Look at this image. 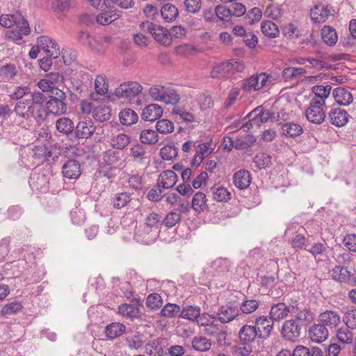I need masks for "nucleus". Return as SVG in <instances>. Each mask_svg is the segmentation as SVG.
Wrapping results in <instances>:
<instances>
[{
	"instance_id": "obj_50",
	"label": "nucleus",
	"mask_w": 356,
	"mask_h": 356,
	"mask_svg": "<svg viewBox=\"0 0 356 356\" xmlns=\"http://www.w3.org/2000/svg\"><path fill=\"white\" fill-rule=\"evenodd\" d=\"M198 51L197 49L191 44L184 43L177 46L175 49V53L183 57H189L193 56Z\"/></svg>"
},
{
	"instance_id": "obj_49",
	"label": "nucleus",
	"mask_w": 356,
	"mask_h": 356,
	"mask_svg": "<svg viewBox=\"0 0 356 356\" xmlns=\"http://www.w3.org/2000/svg\"><path fill=\"white\" fill-rule=\"evenodd\" d=\"M57 130L63 134H68L74 129V124L72 121L67 118H61L56 122Z\"/></svg>"
},
{
	"instance_id": "obj_47",
	"label": "nucleus",
	"mask_w": 356,
	"mask_h": 356,
	"mask_svg": "<svg viewBox=\"0 0 356 356\" xmlns=\"http://www.w3.org/2000/svg\"><path fill=\"white\" fill-rule=\"evenodd\" d=\"M192 207L198 212L203 211L207 207V198L204 193L197 192L192 200Z\"/></svg>"
},
{
	"instance_id": "obj_41",
	"label": "nucleus",
	"mask_w": 356,
	"mask_h": 356,
	"mask_svg": "<svg viewBox=\"0 0 356 356\" xmlns=\"http://www.w3.org/2000/svg\"><path fill=\"white\" fill-rule=\"evenodd\" d=\"M92 116L97 121L101 122L107 121L111 116V109L105 105L97 106L92 111Z\"/></svg>"
},
{
	"instance_id": "obj_12",
	"label": "nucleus",
	"mask_w": 356,
	"mask_h": 356,
	"mask_svg": "<svg viewBox=\"0 0 356 356\" xmlns=\"http://www.w3.org/2000/svg\"><path fill=\"white\" fill-rule=\"evenodd\" d=\"M319 321L328 330H334L341 323V316L336 311L326 310L319 315Z\"/></svg>"
},
{
	"instance_id": "obj_6",
	"label": "nucleus",
	"mask_w": 356,
	"mask_h": 356,
	"mask_svg": "<svg viewBox=\"0 0 356 356\" xmlns=\"http://www.w3.org/2000/svg\"><path fill=\"white\" fill-rule=\"evenodd\" d=\"M140 28L143 31H149L154 40L160 44L168 47L171 44L172 40L170 32L168 29L160 26L154 25L150 22H145L140 24Z\"/></svg>"
},
{
	"instance_id": "obj_5",
	"label": "nucleus",
	"mask_w": 356,
	"mask_h": 356,
	"mask_svg": "<svg viewBox=\"0 0 356 356\" xmlns=\"http://www.w3.org/2000/svg\"><path fill=\"white\" fill-rule=\"evenodd\" d=\"M325 106V102L324 101L312 98L305 112L306 118L314 124H320L323 123L326 116L323 110Z\"/></svg>"
},
{
	"instance_id": "obj_57",
	"label": "nucleus",
	"mask_w": 356,
	"mask_h": 356,
	"mask_svg": "<svg viewBox=\"0 0 356 356\" xmlns=\"http://www.w3.org/2000/svg\"><path fill=\"white\" fill-rule=\"evenodd\" d=\"M17 71L14 65H5L0 67V79L2 81H7L13 79L16 75Z\"/></svg>"
},
{
	"instance_id": "obj_33",
	"label": "nucleus",
	"mask_w": 356,
	"mask_h": 356,
	"mask_svg": "<svg viewBox=\"0 0 356 356\" xmlns=\"http://www.w3.org/2000/svg\"><path fill=\"white\" fill-rule=\"evenodd\" d=\"M119 118L123 125L131 126L138 122V116L134 110L124 108L120 112Z\"/></svg>"
},
{
	"instance_id": "obj_39",
	"label": "nucleus",
	"mask_w": 356,
	"mask_h": 356,
	"mask_svg": "<svg viewBox=\"0 0 356 356\" xmlns=\"http://www.w3.org/2000/svg\"><path fill=\"white\" fill-rule=\"evenodd\" d=\"M131 195L128 193H118L114 195L112 199L113 206L116 209H120L131 201Z\"/></svg>"
},
{
	"instance_id": "obj_54",
	"label": "nucleus",
	"mask_w": 356,
	"mask_h": 356,
	"mask_svg": "<svg viewBox=\"0 0 356 356\" xmlns=\"http://www.w3.org/2000/svg\"><path fill=\"white\" fill-rule=\"evenodd\" d=\"M22 309V305L19 301H13L3 307L0 314L3 316H8L16 314Z\"/></svg>"
},
{
	"instance_id": "obj_14",
	"label": "nucleus",
	"mask_w": 356,
	"mask_h": 356,
	"mask_svg": "<svg viewBox=\"0 0 356 356\" xmlns=\"http://www.w3.org/2000/svg\"><path fill=\"white\" fill-rule=\"evenodd\" d=\"M239 313L236 306L226 305L220 306L216 312V317L221 323L232 321Z\"/></svg>"
},
{
	"instance_id": "obj_16",
	"label": "nucleus",
	"mask_w": 356,
	"mask_h": 356,
	"mask_svg": "<svg viewBox=\"0 0 356 356\" xmlns=\"http://www.w3.org/2000/svg\"><path fill=\"white\" fill-rule=\"evenodd\" d=\"M67 110V106L65 103L60 101V99H54L51 97L47 101L44 109L45 117L48 114H51L55 116L61 115L65 113Z\"/></svg>"
},
{
	"instance_id": "obj_29",
	"label": "nucleus",
	"mask_w": 356,
	"mask_h": 356,
	"mask_svg": "<svg viewBox=\"0 0 356 356\" xmlns=\"http://www.w3.org/2000/svg\"><path fill=\"white\" fill-rule=\"evenodd\" d=\"M76 136L79 138H88L95 131V127L90 120L82 121L76 127Z\"/></svg>"
},
{
	"instance_id": "obj_2",
	"label": "nucleus",
	"mask_w": 356,
	"mask_h": 356,
	"mask_svg": "<svg viewBox=\"0 0 356 356\" xmlns=\"http://www.w3.org/2000/svg\"><path fill=\"white\" fill-rule=\"evenodd\" d=\"M149 95L153 100L166 104H175L179 100V96L174 89L161 85L152 86L149 89Z\"/></svg>"
},
{
	"instance_id": "obj_40",
	"label": "nucleus",
	"mask_w": 356,
	"mask_h": 356,
	"mask_svg": "<svg viewBox=\"0 0 356 356\" xmlns=\"http://www.w3.org/2000/svg\"><path fill=\"white\" fill-rule=\"evenodd\" d=\"M111 42L110 36L93 38L89 42V47L97 52L102 53L105 51L106 44Z\"/></svg>"
},
{
	"instance_id": "obj_45",
	"label": "nucleus",
	"mask_w": 356,
	"mask_h": 356,
	"mask_svg": "<svg viewBox=\"0 0 356 356\" xmlns=\"http://www.w3.org/2000/svg\"><path fill=\"white\" fill-rule=\"evenodd\" d=\"M261 30L264 35L268 38H275L279 34L277 26L271 21H264L261 24Z\"/></svg>"
},
{
	"instance_id": "obj_42",
	"label": "nucleus",
	"mask_w": 356,
	"mask_h": 356,
	"mask_svg": "<svg viewBox=\"0 0 356 356\" xmlns=\"http://www.w3.org/2000/svg\"><path fill=\"white\" fill-rule=\"evenodd\" d=\"M211 191L213 199L218 202H227L230 199V193L223 186L214 185L211 188Z\"/></svg>"
},
{
	"instance_id": "obj_10",
	"label": "nucleus",
	"mask_w": 356,
	"mask_h": 356,
	"mask_svg": "<svg viewBox=\"0 0 356 356\" xmlns=\"http://www.w3.org/2000/svg\"><path fill=\"white\" fill-rule=\"evenodd\" d=\"M38 44L40 47V49L49 57L56 59L60 54L58 44L56 41L48 36H40L38 38Z\"/></svg>"
},
{
	"instance_id": "obj_64",
	"label": "nucleus",
	"mask_w": 356,
	"mask_h": 356,
	"mask_svg": "<svg viewBox=\"0 0 356 356\" xmlns=\"http://www.w3.org/2000/svg\"><path fill=\"white\" fill-rule=\"evenodd\" d=\"M342 243L348 251L356 253V234H346L342 240Z\"/></svg>"
},
{
	"instance_id": "obj_34",
	"label": "nucleus",
	"mask_w": 356,
	"mask_h": 356,
	"mask_svg": "<svg viewBox=\"0 0 356 356\" xmlns=\"http://www.w3.org/2000/svg\"><path fill=\"white\" fill-rule=\"evenodd\" d=\"M146 147L141 144H136L130 149V156L134 161L145 163L147 159Z\"/></svg>"
},
{
	"instance_id": "obj_28",
	"label": "nucleus",
	"mask_w": 356,
	"mask_h": 356,
	"mask_svg": "<svg viewBox=\"0 0 356 356\" xmlns=\"http://www.w3.org/2000/svg\"><path fill=\"white\" fill-rule=\"evenodd\" d=\"M233 182L238 189L247 188L251 183L250 173L245 170L236 172L233 176Z\"/></svg>"
},
{
	"instance_id": "obj_56",
	"label": "nucleus",
	"mask_w": 356,
	"mask_h": 356,
	"mask_svg": "<svg viewBox=\"0 0 356 356\" xmlns=\"http://www.w3.org/2000/svg\"><path fill=\"white\" fill-rule=\"evenodd\" d=\"M253 162L259 169H265L271 164V156L265 153H260L254 157Z\"/></svg>"
},
{
	"instance_id": "obj_38",
	"label": "nucleus",
	"mask_w": 356,
	"mask_h": 356,
	"mask_svg": "<svg viewBox=\"0 0 356 356\" xmlns=\"http://www.w3.org/2000/svg\"><path fill=\"white\" fill-rule=\"evenodd\" d=\"M125 326L120 323H111L105 327V334L108 339L121 336L125 331Z\"/></svg>"
},
{
	"instance_id": "obj_9",
	"label": "nucleus",
	"mask_w": 356,
	"mask_h": 356,
	"mask_svg": "<svg viewBox=\"0 0 356 356\" xmlns=\"http://www.w3.org/2000/svg\"><path fill=\"white\" fill-rule=\"evenodd\" d=\"M64 81V76L58 72L47 74L38 83V86L43 92H49L58 88Z\"/></svg>"
},
{
	"instance_id": "obj_26",
	"label": "nucleus",
	"mask_w": 356,
	"mask_h": 356,
	"mask_svg": "<svg viewBox=\"0 0 356 356\" xmlns=\"http://www.w3.org/2000/svg\"><path fill=\"white\" fill-rule=\"evenodd\" d=\"M311 340L316 343L324 341L328 337V329L322 324L313 325L309 332Z\"/></svg>"
},
{
	"instance_id": "obj_30",
	"label": "nucleus",
	"mask_w": 356,
	"mask_h": 356,
	"mask_svg": "<svg viewBox=\"0 0 356 356\" xmlns=\"http://www.w3.org/2000/svg\"><path fill=\"white\" fill-rule=\"evenodd\" d=\"M290 312V307L283 302L275 304L271 307L270 315L273 321H280L286 318Z\"/></svg>"
},
{
	"instance_id": "obj_48",
	"label": "nucleus",
	"mask_w": 356,
	"mask_h": 356,
	"mask_svg": "<svg viewBox=\"0 0 356 356\" xmlns=\"http://www.w3.org/2000/svg\"><path fill=\"white\" fill-rule=\"evenodd\" d=\"M120 314L127 318H136L139 315V309L130 304H122L118 307Z\"/></svg>"
},
{
	"instance_id": "obj_21",
	"label": "nucleus",
	"mask_w": 356,
	"mask_h": 356,
	"mask_svg": "<svg viewBox=\"0 0 356 356\" xmlns=\"http://www.w3.org/2000/svg\"><path fill=\"white\" fill-rule=\"evenodd\" d=\"M257 327L254 325H245L242 326L238 332L240 341L246 345L252 343L257 337H260Z\"/></svg>"
},
{
	"instance_id": "obj_1",
	"label": "nucleus",
	"mask_w": 356,
	"mask_h": 356,
	"mask_svg": "<svg viewBox=\"0 0 356 356\" xmlns=\"http://www.w3.org/2000/svg\"><path fill=\"white\" fill-rule=\"evenodd\" d=\"M0 25L9 29L7 38L12 41L18 42L22 39V15L19 11L0 16Z\"/></svg>"
},
{
	"instance_id": "obj_24",
	"label": "nucleus",
	"mask_w": 356,
	"mask_h": 356,
	"mask_svg": "<svg viewBox=\"0 0 356 356\" xmlns=\"http://www.w3.org/2000/svg\"><path fill=\"white\" fill-rule=\"evenodd\" d=\"M270 318L266 316H259L256 319L257 331L258 334H261L260 338H266L268 337L273 329V323Z\"/></svg>"
},
{
	"instance_id": "obj_60",
	"label": "nucleus",
	"mask_w": 356,
	"mask_h": 356,
	"mask_svg": "<svg viewBox=\"0 0 356 356\" xmlns=\"http://www.w3.org/2000/svg\"><path fill=\"white\" fill-rule=\"evenodd\" d=\"M163 305V299L160 294L153 293L149 294L146 300V305L151 309L160 308Z\"/></svg>"
},
{
	"instance_id": "obj_52",
	"label": "nucleus",
	"mask_w": 356,
	"mask_h": 356,
	"mask_svg": "<svg viewBox=\"0 0 356 356\" xmlns=\"http://www.w3.org/2000/svg\"><path fill=\"white\" fill-rule=\"evenodd\" d=\"M172 114L175 116L177 120H181L186 122H192L195 119L194 115L191 113L179 106L173 108Z\"/></svg>"
},
{
	"instance_id": "obj_35",
	"label": "nucleus",
	"mask_w": 356,
	"mask_h": 356,
	"mask_svg": "<svg viewBox=\"0 0 356 356\" xmlns=\"http://www.w3.org/2000/svg\"><path fill=\"white\" fill-rule=\"evenodd\" d=\"M201 312L200 307L196 305H188L180 310V317L189 321H197Z\"/></svg>"
},
{
	"instance_id": "obj_18",
	"label": "nucleus",
	"mask_w": 356,
	"mask_h": 356,
	"mask_svg": "<svg viewBox=\"0 0 356 356\" xmlns=\"http://www.w3.org/2000/svg\"><path fill=\"white\" fill-rule=\"evenodd\" d=\"M332 15L331 9L323 4L316 6L310 11L311 19L316 23L325 22Z\"/></svg>"
},
{
	"instance_id": "obj_53",
	"label": "nucleus",
	"mask_w": 356,
	"mask_h": 356,
	"mask_svg": "<svg viewBox=\"0 0 356 356\" xmlns=\"http://www.w3.org/2000/svg\"><path fill=\"white\" fill-rule=\"evenodd\" d=\"M192 346L195 350L203 352L209 350L211 343L206 337L198 336L193 339Z\"/></svg>"
},
{
	"instance_id": "obj_7",
	"label": "nucleus",
	"mask_w": 356,
	"mask_h": 356,
	"mask_svg": "<svg viewBox=\"0 0 356 356\" xmlns=\"http://www.w3.org/2000/svg\"><path fill=\"white\" fill-rule=\"evenodd\" d=\"M251 127H259L261 124L273 122L275 119V113L262 106H258L246 116Z\"/></svg>"
},
{
	"instance_id": "obj_46",
	"label": "nucleus",
	"mask_w": 356,
	"mask_h": 356,
	"mask_svg": "<svg viewBox=\"0 0 356 356\" xmlns=\"http://www.w3.org/2000/svg\"><path fill=\"white\" fill-rule=\"evenodd\" d=\"M282 131L284 135L290 137L300 136L302 133V127L296 123L288 122L282 127Z\"/></svg>"
},
{
	"instance_id": "obj_36",
	"label": "nucleus",
	"mask_w": 356,
	"mask_h": 356,
	"mask_svg": "<svg viewBox=\"0 0 356 356\" xmlns=\"http://www.w3.org/2000/svg\"><path fill=\"white\" fill-rule=\"evenodd\" d=\"M161 223V217L158 213H151L145 218L144 225H146V227L153 230L154 235H159Z\"/></svg>"
},
{
	"instance_id": "obj_22",
	"label": "nucleus",
	"mask_w": 356,
	"mask_h": 356,
	"mask_svg": "<svg viewBox=\"0 0 356 356\" xmlns=\"http://www.w3.org/2000/svg\"><path fill=\"white\" fill-rule=\"evenodd\" d=\"M163 113V111L161 106L152 104L143 109L141 117L145 121L154 122L162 116Z\"/></svg>"
},
{
	"instance_id": "obj_51",
	"label": "nucleus",
	"mask_w": 356,
	"mask_h": 356,
	"mask_svg": "<svg viewBox=\"0 0 356 356\" xmlns=\"http://www.w3.org/2000/svg\"><path fill=\"white\" fill-rule=\"evenodd\" d=\"M332 87L330 85L325 86H315L312 88V92L315 95V97L318 100H323L325 102V99L327 98L330 94Z\"/></svg>"
},
{
	"instance_id": "obj_17",
	"label": "nucleus",
	"mask_w": 356,
	"mask_h": 356,
	"mask_svg": "<svg viewBox=\"0 0 356 356\" xmlns=\"http://www.w3.org/2000/svg\"><path fill=\"white\" fill-rule=\"evenodd\" d=\"M282 334L290 341H295L300 335V327L296 320L286 321L283 325Z\"/></svg>"
},
{
	"instance_id": "obj_13",
	"label": "nucleus",
	"mask_w": 356,
	"mask_h": 356,
	"mask_svg": "<svg viewBox=\"0 0 356 356\" xmlns=\"http://www.w3.org/2000/svg\"><path fill=\"white\" fill-rule=\"evenodd\" d=\"M194 150L195 153L193 156L192 163L193 165L199 166L203 160L212 153L211 143H196Z\"/></svg>"
},
{
	"instance_id": "obj_20",
	"label": "nucleus",
	"mask_w": 356,
	"mask_h": 356,
	"mask_svg": "<svg viewBox=\"0 0 356 356\" xmlns=\"http://www.w3.org/2000/svg\"><path fill=\"white\" fill-rule=\"evenodd\" d=\"M328 118L332 124L341 127L348 123L349 115L345 110L335 108L330 111Z\"/></svg>"
},
{
	"instance_id": "obj_55",
	"label": "nucleus",
	"mask_w": 356,
	"mask_h": 356,
	"mask_svg": "<svg viewBox=\"0 0 356 356\" xmlns=\"http://www.w3.org/2000/svg\"><path fill=\"white\" fill-rule=\"evenodd\" d=\"M156 131L162 134H168L175 129L174 123L167 119H162L157 121L156 124Z\"/></svg>"
},
{
	"instance_id": "obj_62",
	"label": "nucleus",
	"mask_w": 356,
	"mask_h": 356,
	"mask_svg": "<svg viewBox=\"0 0 356 356\" xmlns=\"http://www.w3.org/2000/svg\"><path fill=\"white\" fill-rule=\"evenodd\" d=\"M178 154V149L173 145H165L160 149V156L164 160L170 161Z\"/></svg>"
},
{
	"instance_id": "obj_15",
	"label": "nucleus",
	"mask_w": 356,
	"mask_h": 356,
	"mask_svg": "<svg viewBox=\"0 0 356 356\" xmlns=\"http://www.w3.org/2000/svg\"><path fill=\"white\" fill-rule=\"evenodd\" d=\"M159 235H154L153 230L146 227L145 225H141L136 228L135 239L143 244L149 245L154 243Z\"/></svg>"
},
{
	"instance_id": "obj_27",
	"label": "nucleus",
	"mask_w": 356,
	"mask_h": 356,
	"mask_svg": "<svg viewBox=\"0 0 356 356\" xmlns=\"http://www.w3.org/2000/svg\"><path fill=\"white\" fill-rule=\"evenodd\" d=\"M177 182V175L172 170H165L161 173L157 185L163 189L173 187Z\"/></svg>"
},
{
	"instance_id": "obj_31",
	"label": "nucleus",
	"mask_w": 356,
	"mask_h": 356,
	"mask_svg": "<svg viewBox=\"0 0 356 356\" xmlns=\"http://www.w3.org/2000/svg\"><path fill=\"white\" fill-rule=\"evenodd\" d=\"M323 41L329 46H334L338 41L336 30L330 26H324L321 31Z\"/></svg>"
},
{
	"instance_id": "obj_23",
	"label": "nucleus",
	"mask_w": 356,
	"mask_h": 356,
	"mask_svg": "<svg viewBox=\"0 0 356 356\" xmlns=\"http://www.w3.org/2000/svg\"><path fill=\"white\" fill-rule=\"evenodd\" d=\"M331 275L332 278L339 282H345L348 284H355V280L352 277L351 273L341 266H336L331 270Z\"/></svg>"
},
{
	"instance_id": "obj_8",
	"label": "nucleus",
	"mask_w": 356,
	"mask_h": 356,
	"mask_svg": "<svg viewBox=\"0 0 356 356\" xmlns=\"http://www.w3.org/2000/svg\"><path fill=\"white\" fill-rule=\"evenodd\" d=\"M269 78V75L266 72L253 74L242 81L241 88L247 92L258 91L266 85Z\"/></svg>"
},
{
	"instance_id": "obj_11",
	"label": "nucleus",
	"mask_w": 356,
	"mask_h": 356,
	"mask_svg": "<svg viewBox=\"0 0 356 356\" xmlns=\"http://www.w3.org/2000/svg\"><path fill=\"white\" fill-rule=\"evenodd\" d=\"M119 17V15L116 13H112L110 11L104 13H100L95 17L88 14H85L81 16V20L86 24L92 22L95 19L97 22L102 25H108L111 22H114Z\"/></svg>"
},
{
	"instance_id": "obj_61",
	"label": "nucleus",
	"mask_w": 356,
	"mask_h": 356,
	"mask_svg": "<svg viewBox=\"0 0 356 356\" xmlns=\"http://www.w3.org/2000/svg\"><path fill=\"white\" fill-rule=\"evenodd\" d=\"M180 312V307L179 305L172 303L166 304L161 310L160 314L161 316L167 318H172Z\"/></svg>"
},
{
	"instance_id": "obj_3",
	"label": "nucleus",
	"mask_w": 356,
	"mask_h": 356,
	"mask_svg": "<svg viewBox=\"0 0 356 356\" xmlns=\"http://www.w3.org/2000/svg\"><path fill=\"white\" fill-rule=\"evenodd\" d=\"M143 90V86L136 81H128L121 83L115 90L114 95L119 99H122L128 103L132 104L135 98Z\"/></svg>"
},
{
	"instance_id": "obj_43",
	"label": "nucleus",
	"mask_w": 356,
	"mask_h": 356,
	"mask_svg": "<svg viewBox=\"0 0 356 356\" xmlns=\"http://www.w3.org/2000/svg\"><path fill=\"white\" fill-rule=\"evenodd\" d=\"M130 143V138L124 134H118L113 136L111 139V146L117 149H122Z\"/></svg>"
},
{
	"instance_id": "obj_19",
	"label": "nucleus",
	"mask_w": 356,
	"mask_h": 356,
	"mask_svg": "<svg viewBox=\"0 0 356 356\" xmlns=\"http://www.w3.org/2000/svg\"><path fill=\"white\" fill-rule=\"evenodd\" d=\"M62 172L66 178L77 179L81 174L80 163L75 159H69L63 164Z\"/></svg>"
},
{
	"instance_id": "obj_25",
	"label": "nucleus",
	"mask_w": 356,
	"mask_h": 356,
	"mask_svg": "<svg viewBox=\"0 0 356 356\" xmlns=\"http://www.w3.org/2000/svg\"><path fill=\"white\" fill-rule=\"evenodd\" d=\"M332 96L336 102L341 106H348L353 100L351 92L342 87L335 88L332 92Z\"/></svg>"
},
{
	"instance_id": "obj_37",
	"label": "nucleus",
	"mask_w": 356,
	"mask_h": 356,
	"mask_svg": "<svg viewBox=\"0 0 356 356\" xmlns=\"http://www.w3.org/2000/svg\"><path fill=\"white\" fill-rule=\"evenodd\" d=\"M161 14L166 22H172L178 17L179 12L175 6L166 3L161 8Z\"/></svg>"
},
{
	"instance_id": "obj_58",
	"label": "nucleus",
	"mask_w": 356,
	"mask_h": 356,
	"mask_svg": "<svg viewBox=\"0 0 356 356\" xmlns=\"http://www.w3.org/2000/svg\"><path fill=\"white\" fill-rule=\"evenodd\" d=\"M216 19L222 22H228L232 17L231 8L223 5L216 6L215 8Z\"/></svg>"
},
{
	"instance_id": "obj_44",
	"label": "nucleus",
	"mask_w": 356,
	"mask_h": 356,
	"mask_svg": "<svg viewBox=\"0 0 356 356\" xmlns=\"http://www.w3.org/2000/svg\"><path fill=\"white\" fill-rule=\"evenodd\" d=\"M140 140L143 144L153 145L158 142L159 135L152 129H144L140 134Z\"/></svg>"
},
{
	"instance_id": "obj_59",
	"label": "nucleus",
	"mask_w": 356,
	"mask_h": 356,
	"mask_svg": "<svg viewBox=\"0 0 356 356\" xmlns=\"http://www.w3.org/2000/svg\"><path fill=\"white\" fill-rule=\"evenodd\" d=\"M95 91L99 95H105L108 92V85L104 75H98L95 81Z\"/></svg>"
},
{
	"instance_id": "obj_63",
	"label": "nucleus",
	"mask_w": 356,
	"mask_h": 356,
	"mask_svg": "<svg viewBox=\"0 0 356 356\" xmlns=\"http://www.w3.org/2000/svg\"><path fill=\"white\" fill-rule=\"evenodd\" d=\"M231 262L226 258H218L211 264V268L218 272H227L229 270Z\"/></svg>"
},
{
	"instance_id": "obj_4",
	"label": "nucleus",
	"mask_w": 356,
	"mask_h": 356,
	"mask_svg": "<svg viewBox=\"0 0 356 356\" xmlns=\"http://www.w3.org/2000/svg\"><path fill=\"white\" fill-rule=\"evenodd\" d=\"M26 104L28 106V112L34 115L35 118L41 120L45 119L44 111L42 108L44 95L41 92L26 93L24 92Z\"/></svg>"
},
{
	"instance_id": "obj_32",
	"label": "nucleus",
	"mask_w": 356,
	"mask_h": 356,
	"mask_svg": "<svg viewBox=\"0 0 356 356\" xmlns=\"http://www.w3.org/2000/svg\"><path fill=\"white\" fill-rule=\"evenodd\" d=\"M212 78H227L231 76L229 61H225L215 65L211 71Z\"/></svg>"
}]
</instances>
